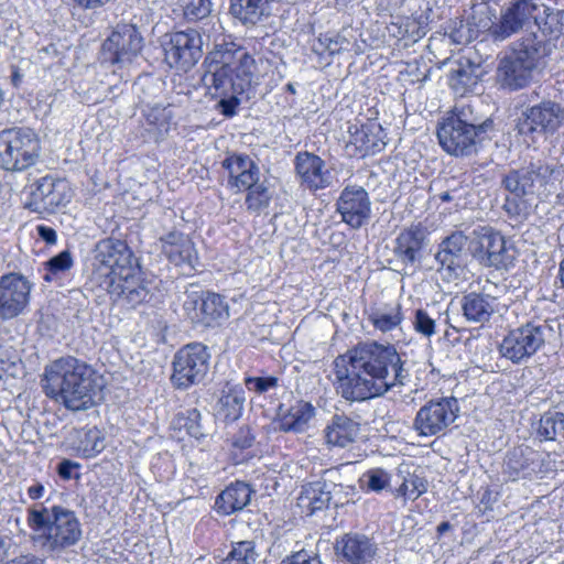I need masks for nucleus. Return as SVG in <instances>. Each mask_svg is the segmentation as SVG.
I'll return each instance as SVG.
<instances>
[{
  "label": "nucleus",
  "mask_w": 564,
  "mask_h": 564,
  "mask_svg": "<svg viewBox=\"0 0 564 564\" xmlns=\"http://www.w3.org/2000/svg\"><path fill=\"white\" fill-rule=\"evenodd\" d=\"M335 554L347 564H371L378 553L377 543L364 533H345L335 542Z\"/></svg>",
  "instance_id": "b1692460"
},
{
  "label": "nucleus",
  "mask_w": 564,
  "mask_h": 564,
  "mask_svg": "<svg viewBox=\"0 0 564 564\" xmlns=\"http://www.w3.org/2000/svg\"><path fill=\"white\" fill-rule=\"evenodd\" d=\"M471 231L466 234L463 230H456L445 237L438 246L435 254L436 262L441 268L454 270L459 265L466 249L470 251Z\"/></svg>",
  "instance_id": "7c9ffc66"
},
{
  "label": "nucleus",
  "mask_w": 564,
  "mask_h": 564,
  "mask_svg": "<svg viewBox=\"0 0 564 564\" xmlns=\"http://www.w3.org/2000/svg\"><path fill=\"white\" fill-rule=\"evenodd\" d=\"M212 12L210 0H188L184 4V17L189 21L208 18Z\"/></svg>",
  "instance_id": "09e8293b"
},
{
  "label": "nucleus",
  "mask_w": 564,
  "mask_h": 564,
  "mask_svg": "<svg viewBox=\"0 0 564 564\" xmlns=\"http://www.w3.org/2000/svg\"><path fill=\"white\" fill-rule=\"evenodd\" d=\"M458 412L459 406L455 398L431 400L417 411L413 429L420 436L438 435L455 422Z\"/></svg>",
  "instance_id": "4468645a"
},
{
  "label": "nucleus",
  "mask_w": 564,
  "mask_h": 564,
  "mask_svg": "<svg viewBox=\"0 0 564 564\" xmlns=\"http://www.w3.org/2000/svg\"><path fill=\"white\" fill-rule=\"evenodd\" d=\"M281 564H322L317 556H312L307 551L295 552L284 558Z\"/></svg>",
  "instance_id": "052dcab7"
},
{
  "label": "nucleus",
  "mask_w": 564,
  "mask_h": 564,
  "mask_svg": "<svg viewBox=\"0 0 564 564\" xmlns=\"http://www.w3.org/2000/svg\"><path fill=\"white\" fill-rule=\"evenodd\" d=\"M33 541L42 551L59 556L82 539V527L74 511L62 506L34 503L28 509Z\"/></svg>",
  "instance_id": "20e7f679"
},
{
  "label": "nucleus",
  "mask_w": 564,
  "mask_h": 564,
  "mask_svg": "<svg viewBox=\"0 0 564 564\" xmlns=\"http://www.w3.org/2000/svg\"><path fill=\"white\" fill-rule=\"evenodd\" d=\"M246 386L249 390H253L258 393H263L269 389L276 387L278 379L275 377L247 378Z\"/></svg>",
  "instance_id": "4d7b16f0"
},
{
  "label": "nucleus",
  "mask_w": 564,
  "mask_h": 564,
  "mask_svg": "<svg viewBox=\"0 0 564 564\" xmlns=\"http://www.w3.org/2000/svg\"><path fill=\"white\" fill-rule=\"evenodd\" d=\"M540 10L539 0H514L501 12L500 21L490 26L495 41H505L519 32L531 20H536Z\"/></svg>",
  "instance_id": "aec40b11"
},
{
  "label": "nucleus",
  "mask_w": 564,
  "mask_h": 564,
  "mask_svg": "<svg viewBox=\"0 0 564 564\" xmlns=\"http://www.w3.org/2000/svg\"><path fill=\"white\" fill-rule=\"evenodd\" d=\"M429 231L422 224H413L404 228L395 238L393 253L405 268H415L427 246Z\"/></svg>",
  "instance_id": "5701e85b"
},
{
  "label": "nucleus",
  "mask_w": 564,
  "mask_h": 564,
  "mask_svg": "<svg viewBox=\"0 0 564 564\" xmlns=\"http://www.w3.org/2000/svg\"><path fill=\"white\" fill-rule=\"evenodd\" d=\"M41 153L36 133L29 128L7 129L0 132V167L19 172L34 165Z\"/></svg>",
  "instance_id": "0eeeda50"
},
{
  "label": "nucleus",
  "mask_w": 564,
  "mask_h": 564,
  "mask_svg": "<svg viewBox=\"0 0 564 564\" xmlns=\"http://www.w3.org/2000/svg\"><path fill=\"white\" fill-rule=\"evenodd\" d=\"M36 231L39 237L46 243L53 245L56 242V231L53 228L40 225L36 227Z\"/></svg>",
  "instance_id": "680f3d73"
},
{
  "label": "nucleus",
  "mask_w": 564,
  "mask_h": 564,
  "mask_svg": "<svg viewBox=\"0 0 564 564\" xmlns=\"http://www.w3.org/2000/svg\"><path fill=\"white\" fill-rule=\"evenodd\" d=\"M497 501V494H495L490 489H485L480 497V503L485 506L486 509H491L492 505Z\"/></svg>",
  "instance_id": "69168bd1"
},
{
  "label": "nucleus",
  "mask_w": 564,
  "mask_h": 564,
  "mask_svg": "<svg viewBox=\"0 0 564 564\" xmlns=\"http://www.w3.org/2000/svg\"><path fill=\"white\" fill-rule=\"evenodd\" d=\"M336 210L348 226L354 229L360 228L368 221L371 214L368 192L361 186H346L336 200Z\"/></svg>",
  "instance_id": "412c9836"
},
{
  "label": "nucleus",
  "mask_w": 564,
  "mask_h": 564,
  "mask_svg": "<svg viewBox=\"0 0 564 564\" xmlns=\"http://www.w3.org/2000/svg\"><path fill=\"white\" fill-rule=\"evenodd\" d=\"M70 199V189L65 180L44 176L36 181L31 192L29 206L40 214L55 213Z\"/></svg>",
  "instance_id": "a211bd4d"
},
{
  "label": "nucleus",
  "mask_w": 564,
  "mask_h": 564,
  "mask_svg": "<svg viewBox=\"0 0 564 564\" xmlns=\"http://www.w3.org/2000/svg\"><path fill=\"white\" fill-rule=\"evenodd\" d=\"M47 268L52 273L69 270L73 267V258L69 251L64 250L47 261Z\"/></svg>",
  "instance_id": "6e6d98bb"
},
{
  "label": "nucleus",
  "mask_w": 564,
  "mask_h": 564,
  "mask_svg": "<svg viewBox=\"0 0 564 564\" xmlns=\"http://www.w3.org/2000/svg\"><path fill=\"white\" fill-rule=\"evenodd\" d=\"M145 129L153 135L154 140L163 139L170 131L173 112L170 106H148L143 110Z\"/></svg>",
  "instance_id": "e433bc0d"
},
{
  "label": "nucleus",
  "mask_w": 564,
  "mask_h": 564,
  "mask_svg": "<svg viewBox=\"0 0 564 564\" xmlns=\"http://www.w3.org/2000/svg\"><path fill=\"white\" fill-rule=\"evenodd\" d=\"M245 404V393L239 387H229L223 391L217 402V414L225 421H236L240 417Z\"/></svg>",
  "instance_id": "ea45409f"
},
{
  "label": "nucleus",
  "mask_w": 564,
  "mask_h": 564,
  "mask_svg": "<svg viewBox=\"0 0 564 564\" xmlns=\"http://www.w3.org/2000/svg\"><path fill=\"white\" fill-rule=\"evenodd\" d=\"M162 252L166 259L180 268L183 274H192L198 264L193 241L181 231H171L160 238Z\"/></svg>",
  "instance_id": "4be33fe9"
},
{
  "label": "nucleus",
  "mask_w": 564,
  "mask_h": 564,
  "mask_svg": "<svg viewBox=\"0 0 564 564\" xmlns=\"http://www.w3.org/2000/svg\"><path fill=\"white\" fill-rule=\"evenodd\" d=\"M133 253L126 241L107 238L97 242L89 281L98 285L118 273H128Z\"/></svg>",
  "instance_id": "6e6552de"
},
{
  "label": "nucleus",
  "mask_w": 564,
  "mask_h": 564,
  "mask_svg": "<svg viewBox=\"0 0 564 564\" xmlns=\"http://www.w3.org/2000/svg\"><path fill=\"white\" fill-rule=\"evenodd\" d=\"M254 435L248 426H242L232 437V446L239 449H246L253 445Z\"/></svg>",
  "instance_id": "bf43d9fd"
},
{
  "label": "nucleus",
  "mask_w": 564,
  "mask_h": 564,
  "mask_svg": "<svg viewBox=\"0 0 564 564\" xmlns=\"http://www.w3.org/2000/svg\"><path fill=\"white\" fill-rule=\"evenodd\" d=\"M94 370L74 357L59 358L45 368V394L72 411L87 410L95 403Z\"/></svg>",
  "instance_id": "f03ea898"
},
{
  "label": "nucleus",
  "mask_w": 564,
  "mask_h": 564,
  "mask_svg": "<svg viewBox=\"0 0 564 564\" xmlns=\"http://www.w3.org/2000/svg\"><path fill=\"white\" fill-rule=\"evenodd\" d=\"M460 307L468 322L485 324L498 311V300L489 294L470 292L462 297Z\"/></svg>",
  "instance_id": "2f4dec72"
},
{
  "label": "nucleus",
  "mask_w": 564,
  "mask_h": 564,
  "mask_svg": "<svg viewBox=\"0 0 564 564\" xmlns=\"http://www.w3.org/2000/svg\"><path fill=\"white\" fill-rule=\"evenodd\" d=\"M564 123V107L552 100H543L521 112L517 122L519 134L529 137L555 133Z\"/></svg>",
  "instance_id": "ddd939ff"
},
{
  "label": "nucleus",
  "mask_w": 564,
  "mask_h": 564,
  "mask_svg": "<svg viewBox=\"0 0 564 564\" xmlns=\"http://www.w3.org/2000/svg\"><path fill=\"white\" fill-rule=\"evenodd\" d=\"M348 131L350 143L355 145L361 155L380 152L387 144V133L376 120H368L362 124H351Z\"/></svg>",
  "instance_id": "cd10ccee"
},
{
  "label": "nucleus",
  "mask_w": 564,
  "mask_h": 564,
  "mask_svg": "<svg viewBox=\"0 0 564 564\" xmlns=\"http://www.w3.org/2000/svg\"><path fill=\"white\" fill-rule=\"evenodd\" d=\"M532 178L528 165L511 170L502 180L503 187L512 195L507 197L503 208L507 214L518 219H525L530 214V204L524 198L534 195Z\"/></svg>",
  "instance_id": "f3484780"
},
{
  "label": "nucleus",
  "mask_w": 564,
  "mask_h": 564,
  "mask_svg": "<svg viewBox=\"0 0 564 564\" xmlns=\"http://www.w3.org/2000/svg\"><path fill=\"white\" fill-rule=\"evenodd\" d=\"M551 327L545 323L528 322L511 329L499 344V352L513 364L533 356L545 343Z\"/></svg>",
  "instance_id": "9d476101"
},
{
  "label": "nucleus",
  "mask_w": 564,
  "mask_h": 564,
  "mask_svg": "<svg viewBox=\"0 0 564 564\" xmlns=\"http://www.w3.org/2000/svg\"><path fill=\"white\" fill-rule=\"evenodd\" d=\"M33 284L21 273L0 276V319H12L24 312L30 303Z\"/></svg>",
  "instance_id": "2eb2a0df"
},
{
  "label": "nucleus",
  "mask_w": 564,
  "mask_h": 564,
  "mask_svg": "<svg viewBox=\"0 0 564 564\" xmlns=\"http://www.w3.org/2000/svg\"><path fill=\"white\" fill-rule=\"evenodd\" d=\"M300 183L306 189L316 192L332 185L333 175L324 160L311 152H299L294 160Z\"/></svg>",
  "instance_id": "a878e982"
},
{
  "label": "nucleus",
  "mask_w": 564,
  "mask_h": 564,
  "mask_svg": "<svg viewBox=\"0 0 564 564\" xmlns=\"http://www.w3.org/2000/svg\"><path fill=\"white\" fill-rule=\"evenodd\" d=\"M246 191H248L246 205L249 210L259 212L269 205L271 196L263 183L257 182Z\"/></svg>",
  "instance_id": "de8ad7c7"
},
{
  "label": "nucleus",
  "mask_w": 564,
  "mask_h": 564,
  "mask_svg": "<svg viewBox=\"0 0 564 564\" xmlns=\"http://www.w3.org/2000/svg\"><path fill=\"white\" fill-rule=\"evenodd\" d=\"M240 94H232L231 96H213L214 98H219L217 104V109L225 117H234L236 115V109L239 105L238 96Z\"/></svg>",
  "instance_id": "13d9d810"
},
{
  "label": "nucleus",
  "mask_w": 564,
  "mask_h": 564,
  "mask_svg": "<svg viewBox=\"0 0 564 564\" xmlns=\"http://www.w3.org/2000/svg\"><path fill=\"white\" fill-rule=\"evenodd\" d=\"M470 253L481 264L497 270H508L516 260L514 250L490 226H477L471 230Z\"/></svg>",
  "instance_id": "1a4fd4ad"
},
{
  "label": "nucleus",
  "mask_w": 564,
  "mask_h": 564,
  "mask_svg": "<svg viewBox=\"0 0 564 564\" xmlns=\"http://www.w3.org/2000/svg\"><path fill=\"white\" fill-rule=\"evenodd\" d=\"M7 564H44V560H42L35 555H32V554H26V555H20L18 557L11 560Z\"/></svg>",
  "instance_id": "0e129e2a"
},
{
  "label": "nucleus",
  "mask_w": 564,
  "mask_h": 564,
  "mask_svg": "<svg viewBox=\"0 0 564 564\" xmlns=\"http://www.w3.org/2000/svg\"><path fill=\"white\" fill-rule=\"evenodd\" d=\"M534 195L551 194L562 182L564 170L561 165L547 160H536L528 164Z\"/></svg>",
  "instance_id": "c756f323"
},
{
  "label": "nucleus",
  "mask_w": 564,
  "mask_h": 564,
  "mask_svg": "<svg viewBox=\"0 0 564 564\" xmlns=\"http://www.w3.org/2000/svg\"><path fill=\"white\" fill-rule=\"evenodd\" d=\"M365 482L369 490L379 492L389 487L391 477L382 468H373L368 470L365 475Z\"/></svg>",
  "instance_id": "8fccbe9b"
},
{
  "label": "nucleus",
  "mask_w": 564,
  "mask_h": 564,
  "mask_svg": "<svg viewBox=\"0 0 564 564\" xmlns=\"http://www.w3.org/2000/svg\"><path fill=\"white\" fill-rule=\"evenodd\" d=\"M75 467H78V464L73 463L68 459H64L58 464V468H57L58 475L63 479H69L72 477V471Z\"/></svg>",
  "instance_id": "e2e57ef3"
},
{
  "label": "nucleus",
  "mask_w": 564,
  "mask_h": 564,
  "mask_svg": "<svg viewBox=\"0 0 564 564\" xmlns=\"http://www.w3.org/2000/svg\"><path fill=\"white\" fill-rule=\"evenodd\" d=\"M491 121L477 122L468 106L455 107L437 128L440 145L451 155L466 156L477 151L481 134Z\"/></svg>",
  "instance_id": "423d86ee"
},
{
  "label": "nucleus",
  "mask_w": 564,
  "mask_h": 564,
  "mask_svg": "<svg viewBox=\"0 0 564 564\" xmlns=\"http://www.w3.org/2000/svg\"><path fill=\"white\" fill-rule=\"evenodd\" d=\"M481 75L479 65L473 64L469 59L459 61L456 68L452 70L449 84L459 95L475 91Z\"/></svg>",
  "instance_id": "f704fd0d"
},
{
  "label": "nucleus",
  "mask_w": 564,
  "mask_h": 564,
  "mask_svg": "<svg viewBox=\"0 0 564 564\" xmlns=\"http://www.w3.org/2000/svg\"><path fill=\"white\" fill-rule=\"evenodd\" d=\"M351 43L340 34H322L313 44V51L319 55L334 56L350 51Z\"/></svg>",
  "instance_id": "79ce46f5"
},
{
  "label": "nucleus",
  "mask_w": 564,
  "mask_h": 564,
  "mask_svg": "<svg viewBox=\"0 0 564 564\" xmlns=\"http://www.w3.org/2000/svg\"><path fill=\"white\" fill-rule=\"evenodd\" d=\"M97 286L106 290L115 302L131 308L141 304L149 294L134 264L127 274L118 273Z\"/></svg>",
  "instance_id": "6ab92c4d"
},
{
  "label": "nucleus",
  "mask_w": 564,
  "mask_h": 564,
  "mask_svg": "<svg viewBox=\"0 0 564 564\" xmlns=\"http://www.w3.org/2000/svg\"><path fill=\"white\" fill-rule=\"evenodd\" d=\"M330 499L329 485L325 481H314L303 488L299 497V506L306 509L308 514H313L327 508Z\"/></svg>",
  "instance_id": "c9c22d12"
},
{
  "label": "nucleus",
  "mask_w": 564,
  "mask_h": 564,
  "mask_svg": "<svg viewBox=\"0 0 564 564\" xmlns=\"http://www.w3.org/2000/svg\"><path fill=\"white\" fill-rule=\"evenodd\" d=\"M44 492H45V487L40 482H36L28 488V496L32 500H37V499L43 498Z\"/></svg>",
  "instance_id": "338daca9"
},
{
  "label": "nucleus",
  "mask_w": 564,
  "mask_h": 564,
  "mask_svg": "<svg viewBox=\"0 0 564 564\" xmlns=\"http://www.w3.org/2000/svg\"><path fill=\"white\" fill-rule=\"evenodd\" d=\"M203 34L196 29L172 32L162 44L164 61L172 68L187 72L203 55Z\"/></svg>",
  "instance_id": "f8f14e48"
},
{
  "label": "nucleus",
  "mask_w": 564,
  "mask_h": 564,
  "mask_svg": "<svg viewBox=\"0 0 564 564\" xmlns=\"http://www.w3.org/2000/svg\"><path fill=\"white\" fill-rule=\"evenodd\" d=\"M538 434L546 441H554L564 435V413L558 411L545 412L539 422Z\"/></svg>",
  "instance_id": "37998d69"
},
{
  "label": "nucleus",
  "mask_w": 564,
  "mask_h": 564,
  "mask_svg": "<svg viewBox=\"0 0 564 564\" xmlns=\"http://www.w3.org/2000/svg\"><path fill=\"white\" fill-rule=\"evenodd\" d=\"M252 492L248 484L236 481L221 491L216 499L215 507L219 513L229 516L247 507Z\"/></svg>",
  "instance_id": "72a5a7b5"
},
{
  "label": "nucleus",
  "mask_w": 564,
  "mask_h": 564,
  "mask_svg": "<svg viewBox=\"0 0 564 564\" xmlns=\"http://www.w3.org/2000/svg\"><path fill=\"white\" fill-rule=\"evenodd\" d=\"M73 1L85 9H96V8L105 6L110 0H73Z\"/></svg>",
  "instance_id": "774afa93"
},
{
  "label": "nucleus",
  "mask_w": 564,
  "mask_h": 564,
  "mask_svg": "<svg viewBox=\"0 0 564 564\" xmlns=\"http://www.w3.org/2000/svg\"><path fill=\"white\" fill-rule=\"evenodd\" d=\"M275 0H230L229 12L247 29L265 26L274 15Z\"/></svg>",
  "instance_id": "bb28decb"
},
{
  "label": "nucleus",
  "mask_w": 564,
  "mask_h": 564,
  "mask_svg": "<svg viewBox=\"0 0 564 564\" xmlns=\"http://www.w3.org/2000/svg\"><path fill=\"white\" fill-rule=\"evenodd\" d=\"M369 321L382 333H387L401 324L402 315L400 306L389 311H377L369 315Z\"/></svg>",
  "instance_id": "a18cd8bd"
},
{
  "label": "nucleus",
  "mask_w": 564,
  "mask_h": 564,
  "mask_svg": "<svg viewBox=\"0 0 564 564\" xmlns=\"http://www.w3.org/2000/svg\"><path fill=\"white\" fill-rule=\"evenodd\" d=\"M315 415V408L308 402H297L279 420V430L300 433Z\"/></svg>",
  "instance_id": "4c0bfd02"
},
{
  "label": "nucleus",
  "mask_w": 564,
  "mask_h": 564,
  "mask_svg": "<svg viewBox=\"0 0 564 564\" xmlns=\"http://www.w3.org/2000/svg\"><path fill=\"white\" fill-rule=\"evenodd\" d=\"M143 46V37L134 24H118L110 36L104 42L105 55L112 64L131 63Z\"/></svg>",
  "instance_id": "dca6fc26"
},
{
  "label": "nucleus",
  "mask_w": 564,
  "mask_h": 564,
  "mask_svg": "<svg viewBox=\"0 0 564 564\" xmlns=\"http://www.w3.org/2000/svg\"><path fill=\"white\" fill-rule=\"evenodd\" d=\"M336 391L347 401L382 397L409 377L397 349L376 341L359 344L335 359Z\"/></svg>",
  "instance_id": "f257e3e1"
},
{
  "label": "nucleus",
  "mask_w": 564,
  "mask_h": 564,
  "mask_svg": "<svg viewBox=\"0 0 564 564\" xmlns=\"http://www.w3.org/2000/svg\"><path fill=\"white\" fill-rule=\"evenodd\" d=\"M207 70L203 77L210 96L243 94L251 86L256 68L254 58L235 44H216L206 61Z\"/></svg>",
  "instance_id": "7ed1b4c3"
},
{
  "label": "nucleus",
  "mask_w": 564,
  "mask_h": 564,
  "mask_svg": "<svg viewBox=\"0 0 564 564\" xmlns=\"http://www.w3.org/2000/svg\"><path fill=\"white\" fill-rule=\"evenodd\" d=\"M360 425L346 415H334L324 430L326 443L330 446L347 447L358 437Z\"/></svg>",
  "instance_id": "473e14b6"
},
{
  "label": "nucleus",
  "mask_w": 564,
  "mask_h": 564,
  "mask_svg": "<svg viewBox=\"0 0 564 564\" xmlns=\"http://www.w3.org/2000/svg\"><path fill=\"white\" fill-rule=\"evenodd\" d=\"M542 456L529 446H518L509 451L502 466L507 480L531 479L542 471Z\"/></svg>",
  "instance_id": "393cba45"
},
{
  "label": "nucleus",
  "mask_w": 564,
  "mask_h": 564,
  "mask_svg": "<svg viewBox=\"0 0 564 564\" xmlns=\"http://www.w3.org/2000/svg\"><path fill=\"white\" fill-rule=\"evenodd\" d=\"M210 354L200 343L182 347L173 359L171 381L177 389H187L204 380L209 370Z\"/></svg>",
  "instance_id": "9b49d317"
},
{
  "label": "nucleus",
  "mask_w": 564,
  "mask_h": 564,
  "mask_svg": "<svg viewBox=\"0 0 564 564\" xmlns=\"http://www.w3.org/2000/svg\"><path fill=\"white\" fill-rule=\"evenodd\" d=\"M223 167L229 173L230 186L237 191H246L259 182V166L249 155L236 153L228 155L223 161Z\"/></svg>",
  "instance_id": "c85d7f7f"
},
{
  "label": "nucleus",
  "mask_w": 564,
  "mask_h": 564,
  "mask_svg": "<svg viewBox=\"0 0 564 564\" xmlns=\"http://www.w3.org/2000/svg\"><path fill=\"white\" fill-rule=\"evenodd\" d=\"M547 55L545 42L530 33L513 43L500 59L497 78L501 86L511 90L527 87L544 64Z\"/></svg>",
  "instance_id": "39448f33"
},
{
  "label": "nucleus",
  "mask_w": 564,
  "mask_h": 564,
  "mask_svg": "<svg viewBox=\"0 0 564 564\" xmlns=\"http://www.w3.org/2000/svg\"><path fill=\"white\" fill-rule=\"evenodd\" d=\"M202 302L199 305L203 312V325L212 326L228 317V305L219 294H202Z\"/></svg>",
  "instance_id": "a19ab883"
},
{
  "label": "nucleus",
  "mask_w": 564,
  "mask_h": 564,
  "mask_svg": "<svg viewBox=\"0 0 564 564\" xmlns=\"http://www.w3.org/2000/svg\"><path fill=\"white\" fill-rule=\"evenodd\" d=\"M202 294L197 292H187L183 308L187 317L197 324H203V312H200Z\"/></svg>",
  "instance_id": "864d4df0"
},
{
  "label": "nucleus",
  "mask_w": 564,
  "mask_h": 564,
  "mask_svg": "<svg viewBox=\"0 0 564 564\" xmlns=\"http://www.w3.org/2000/svg\"><path fill=\"white\" fill-rule=\"evenodd\" d=\"M445 186L446 188L441 191L440 193H436L433 195V199H438L442 203H452V202H458L463 198V187L460 183L454 178H446L445 180Z\"/></svg>",
  "instance_id": "3c124183"
},
{
  "label": "nucleus",
  "mask_w": 564,
  "mask_h": 564,
  "mask_svg": "<svg viewBox=\"0 0 564 564\" xmlns=\"http://www.w3.org/2000/svg\"><path fill=\"white\" fill-rule=\"evenodd\" d=\"M73 447L84 457H94L106 447L105 435L97 427L77 430Z\"/></svg>",
  "instance_id": "58836bf2"
},
{
  "label": "nucleus",
  "mask_w": 564,
  "mask_h": 564,
  "mask_svg": "<svg viewBox=\"0 0 564 564\" xmlns=\"http://www.w3.org/2000/svg\"><path fill=\"white\" fill-rule=\"evenodd\" d=\"M258 553L253 541H239L232 544L231 551L217 564H256Z\"/></svg>",
  "instance_id": "c03bdc74"
},
{
  "label": "nucleus",
  "mask_w": 564,
  "mask_h": 564,
  "mask_svg": "<svg viewBox=\"0 0 564 564\" xmlns=\"http://www.w3.org/2000/svg\"><path fill=\"white\" fill-rule=\"evenodd\" d=\"M413 327L419 334L431 337L435 334V319L426 311L419 308L414 313Z\"/></svg>",
  "instance_id": "603ef678"
},
{
  "label": "nucleus",
  "mask_w": 564,
  "mask_h": 564,
  "mask_svg": "<svg viewBox=\"0 0 564 564\" xmlns=\"http://www.w3.org/2000/svg\"><path fill=\"white\" fill-rule=\"evenodd\" d=\"M177 423L187 434L196 440L206 436L202 425V414L197 409H189L177 416Z\"/></svg>",
  "instance_id": "49530a36"
},
{
  "label": "nucleus",
  "mask_w": 564,
  "mask_h": 564,
  "mask_svg": "<svg viewBox=\"0 0 564 564\" xmlns=\"http://www.w3.org/2000/svg\"><path fill=\"white\" fill-rule=\"evenodd\" d=\"M426 490L424 482L416 476L405 478L399 487V492L406 499L415 500Z\"/></svg>",
  "instance_id": "5fc2aeb1"
}]
</instances>
